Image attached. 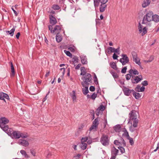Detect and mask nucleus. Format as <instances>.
I'll use <instances>...</instances> for the list:
<instances>
[{"mask_svg":"<svg viewBox=\"0 0 159 159\" xmlns=\"http://www.w3.org/2000/svg\"><path fill=\"white\" fill-rule=\"evenodd\" d=\"M100 111L98 109H97V110H96L95 111V113L96 114L97 116H98L99 115L100 112Z\"/></svg>","mask_w":159,"mask_h":159,"instance_id":"obj_60","label":"nucleus"},{"mask_svg":"<svg viewBox=\"0 0 159 159\" xmlns=\"http://www.w3.org/2000/svg\"><path fill=\"white\" fill-rule=\"evenodd\" d=\"M98 127L96 126V125H92L89 129V130L91 131H97V129Z\"/></svg>","mask_w":159,"mask_h":159,"instance_id":"obj_31","label":"nucleus"},{"mask_svg":"<svg viewBox=\"0 0 159 159\" xmlns=\"http://www.w3.org/2000/svg\"><path fill=\"white\" fill-rule=\"evenodd\" d=\"M52 8L53 9L55 10H58L60 9V7L57 4H54L52 5Z\"/></svg>","mask_w":159,"mask_h":159,"instance_id":"obj_40","label":"nucleus"},{"mask_svg":"<svg viewBox=\"0 0 159 159\" xmlns=\"http://www.w3.org/2000/svg\"><path fill=\"white\" fill-rule=\"evenodd\" d=\"M131 54L132 56L133 61L135 63L138 64H141L139 59L138 57L137 53L134 51H133L131 52Z\"/></svg>","mask_w":159,"mask_h":159,"instance_id":"obj_10","label":"nucleus"},{"mask_svg":"<svg viewBox=\"0 0 159 159\" xmlns=\"http://www.w3.org/2000/svg\"><path fill=\"white\" fill-rule=\"evenodd\" d=\"M19 143L20 145L25 147H27L29 145L28 141L24 139H20L19 140Z\"/></svg>","mask_w":159,"mask_h":159,"instance_id":"obj_16","label":"nucleus"},{"mask_svg":"<svg viewBox=\"0 0 159 159\" xmlns=\"http://www.w3.org/2000/svg\"><path fill=\"white\" fill-rule=\"evenodd\" d=\"M153 13L152 11H149L144 16L142 20V24H145L149 27L151 26V22L152 21Z\"/></svg>","mask_w":159,"mask_h":159,"instance_id":"obj_3","label":"nucleus"},{"mask_svg":"<svg viewBox=\"0 0 159 159\" xmlns=\"http://www.w3.org/2000/svg\"><path fill=\"white\" fill-rule=\"evenodd\" d=\"M127 139L129 140V143L131 145H132L134 144V141L133 138L130 137V138H128Z\"/></svg>","mask_w":159,"mask_h":159,"instance_id":"obj_45","label":"nucleus"},{"mask_svg":"<svg viewBox=\"0 0 159 159\" xmlns=\"http://www.w3.org/2000/svg\"><path fill=\"white\" fill-rule=\"evenodd\" d=\"M145 89V87L142 86L141 88H140V90H139V91L141 92H143L144 91Z\"/></svg>","mask_w":159,"mask_h":159,"instance_id":"obj_64","label":"nucleus"},{"mask_svg":"<svg viewBox=\"0 0 159 159\" xmlns=\"http://www.w3.org/2000/svg\"><path fill=\"white\" fill-rule=\"evenodd\" d=\"M131 74L130 73L128 74L125 75L126 79L127 80H128L130 79L131 77Z\"/></svg>","mask_w":159,"mask_h":159,"instance_id":"obj_49","label":"nucleus"},{"mask_svg":"<svg viewBox=\"0 0 159 159\" xmlns=\"http://www.w3.org/2000/svg\"><path fill=\"white\" fill-rule=\"evenodd\" d=\"M89 90L92 92H93L95 90V88L93 86H91L89 88Z\"/></svg>","mask_w":159,"mask_h":159,"instance_id":"obj_58","label":"nucleus"},{"mask_svg":"<svg viewBox=\"0 0 159 159\" xmlns=\"http://www.w3.org/2000/svg\"><path fill=\"white\" fill-rule=\"evenodd\" d=\"M82 80L83 81L81 82V84L83 87H85L82 89V92L84 95H86L89 92L88 85L91 83V75L89 73H87L84 77L82 78Z\"/></svg>","mask_w":159,"mask_h":159,"instance_id":"obj_2","label":"nucleus"},{"mask_svg":"<svg viewBox=\"0 0 159 159\" xmlns=\"http://www.w3.org/2000/svg\"><path fill=\"white\" fill-rule=\"evenodd\" d=\"M11 9L14 12V14L16 16H17L18 15V13H17V12L14 9L13 7H12Z\"/></svg>","mask_w":159,"mask_h":159,"instance_id":"obj_62","label":"nucleus"},{"mask_svg":"<svg viewBox=\"0 0 159 159\" xmlns=\"http://www.w3.org/2000/svg\"><path fill=\"white\" fill-rule=\"evenodd\" d=\"M49 22L52 25H55L57 22L56 18L52 15H49Z\"/></svg>","mask_w":159,"mask_h":159,"instance_id":"obj_13","label":"nucleus"},{"mask_svg":"<svg viewBox=\"0 0 159 159\" xmlns=\"http://www.w3.org/2000/svg\"><path fill=\"white\" fill-rule=\"evenodd\" d=\"M152 21H153L156 22H158L159 21V16L157 15H153Z\"/></svg>","mask_w":159,"mask_h":159,"instance_id":"obj_28","label":"nucleus"},{"mask_svg":"<svg viewBox=\"0 0 159 159\" xmlns=\"http://www.w3.org/2000/svg\"><path fill=\"white\" fill-rule=\"evenodd\" d=\"M129 72V73L131 74L132 73L134 75H138L139 74V72L136 69L133 70L132 69H130Z\"/></svg>","mask_w":159,"mask_h":159,"instance_id":"obj_27","label":"nucleus"},{"mask_svg":"<svg viewBox=\"0 0 159 159\" xmlns=\"http://www.w3.org/2000/svg\"><path fill=\"white\" fill-rule=\"evenodd\" d=\"M133 95L135 97V98L136 99H139L141 97V96L139 93H137L134 91L133 93Z\"/></svg>","mask_w":159,"mask_h":159,"instance_id":"obj_29","label":"nucleus"},{"mask_svg":"<svg viewBox=\"0 0 159 159\" xmlns=\"http://www.w3.org/2000/svg\"><path fill=\"white\" fill-rule=\"evenodd\" d=\"M87 144L85 143H81L80 145V147L81 149L84 150L85 149L87 148Z\"/></svg>","mask_w":159,"mask_h":159,"instance_id":"obj_33","label":"nucleus"},{"mask_svg":"<svg viewBox=\"0 0 159 159\" xmlns=\"http://www.w3.org/2000/svg\"><path fill=\"white\" fill-rule=\"evenodd\" d=\"M114 130L116 132H120L121 130L122 131V129L120 125H117L113 127Z\"/></svg>","mask_w":159,"mask_h":159,"instance_id":"obj_21","label":"nucleus"},{"mask_svg":"<svg viewBox=\"0 0 159 159\" xmlns=\"http://www.w3.org/2000/svg\"><path fill=\"white\" fill-rule=\"evenodd\" d=\"M9 120L7 118L3 117L0 118V127L3 131H6L8 126L7 125Z\"/></svg>","mask_w":159,"mask_h":159,"instance_id":"obj_4","label":"nucleus"},{"mask_svg":"<svg viewBox=\"0 0 159 159\" xmlns=\"http://www.w3.org/2000/svg\"><path fill=\"white\" fill-rule=\"evenodd\" d=\"M111 67L113 69L117 70L118 68L117 67L116 64L114 62H112L110 64Z\"/></svg>","mask_w":159,"mask_h":159,"instance_id":"obj_34","label":"nucleus"},{"mask_svg":"<svg viewBox=\"0 0 159 159\" xmlns=\"http://www.w3.org/2000/svg\"><path fill=\"white\" fill-rule=\"evenodd\" d=\"M6 131H4L5 133H6L9 136H10L11 137L12 135L13 132L14 131L11 128H9L8 126V128L6 129Z\"/></svg>","mask_w":159,"mask_h":159,"instance_id":"obj_18","label":"nucleus"},{"mask_svg":"<svg viewBox=\"0 0 159 159\" xmlns=\"http://www.w3.org/2000/svg\"><path fill=\"white\" fill-rule=\"evenodd\" d=\"M129 117L128 123L132 124L133 123V125L129 128L130 131L133 132L136 130L135 128L137 127L139 122L136 111L134 110L131 111L129 114Z\"/></svg>","mask_w":159,"mask_h":159,"instance_id":"obj_1","label":"nucleus"},{"mask_svg":"<svg viewBox=\"0 0 159 159\" xmlns=\"http://www.w3.org/2000/svg\"><path fill=\"white\" fill-rule=\"evenodd\" d=\"M98 109L100 111H104L105 109V107L102 104L100 107H99L98 108Z\"/></svg>","mask_w":159,"mask_h":159,"instance_id":"obj_42","label":"nucleus"},{"mask_svg":"<svg viewBox=\"0 0 159 159\" xmlns=\"http://www.w3.org/2000/svg\"><path fill=\"white\" fill-rule=\"evenodd\" d=\"M122 131L124 133L122 134L123 137H125L127 138V139H128V138H130V136L129 135L128 132L125 128L122 129Z\"/></svg>","mask_w":159,"mask_h":159,"instance_id":"obj_19","label":"nucleus"},{"mask_svg":"<svg viewBox=\"0 0 159 159\" xmlns=\"http://www.w3.org/2000/svg\"><path fill=\"white\" fill-rule=\"evenodd\" d=\"M114 143L117 145H119L121 144V143L118 140H116L114 142Z\"/></svg>","mask_w":159,"mask_h":159,"instance_id":"obj_53","label":"nucleus"},{"mask_svg":"<svg viewBox=\"0 0 159 159\" xmlns=\"http://www.w3.org/2000/svg\"><path fill=\"white\" fill-rule=\"evenodd\" d=\"M110 52H114L115 48L111 47H108L107 52L108 53H110Z\"/></svg>","mask_w":159,"mask_h":159,"instance_id":"obj_35","label":"nucleus"},{"mask_svg":"<svg viewBox=\"0 0 159 159\" xmlns=\"http://www.w3.org/2000/svg\"><path fill=\"white\" fill-rule=\"evenodd\" d=\"M99 124V120L98 118L95 119L93 123V125H96V126L98 127Z\"/></svg>","mask_w":159,"mask_h":159,"instance_id":"obj_36","label":"nucleus"},{"mask_svg":"<svg viewBox=\"0 0 159 159\" xmlns=\"http://www.w3.org/2000/svg\"><path fill=\"white\" fill-rule=\"evenodd\" d=\"M108 0H94V4L95 7H98L99 5V3L101 4L106 3Z\"/></svg>","mask_w":159,"mask_h":159,"instance_id":"obj_14","label":"nucleus"},{"mask_svg":"<svg viewBox=\"0 0 159 159\" xmlns=\"http://www.w3.org/2000/svg\"><path fill=\"white\" fill-rule=\"evenodd\" d=\"M4 98L7 99H9V98L8 95L5 93L2 92L0 93V100H3L5 102H6V100Z\"/></svg>","mask_w":159,"mask_h":159,"instance_id":"obj_12","label":"nucleus"},{"mask_svg":"<svg viewBox=\"0 0 159 159\" xmlns=\"http://www.w3.org/2000/svg\"><path fill=\"white\" fill-rule=\"evenodd\" d=\"M140 86L139 85H138L137 87L135 88V90L136 91L138 92H140L139 90H140Z\"/></svg>","mask_w":159,"mask_h":159,"instance_id":"obj_51","label":"nucleus"},{"mask_svg":"<svg viewBox=\"0 0 159 159\" xmlns=\"http://www.w3.org/2000/svg\"><path fill=\"white\" fill-rule=\"evenodd\" d=\"M88 139V137H85L82 138L81 139V143H85V142H86Z\"/></svg>","mask_w":159,"mask_h":159,"instance_id":"obj_48","label":"nucleus"},{"mask_svg":"<svg viewBox=\"0 0 159 159\" xmlns=\"http://www.w3.org/2000/svg\"><path fill=\"white\" fill-rule=\"evenodd\" d=\"M81 63L83 64H87L88 63L87 58L86 56L80 57Z\"/></svg>","mask_w":159,"mask_h":159,"instance_id":"obj_20","label":"nucleus"},{"mask_svg":"<svg viewBox=\"0 0 159 159\" xmlns=\"http://www.w3.org/2000/svg\"><path fill=\"white\" fill-rule=\"evenodd\" d=\"M127 69V66H125L123 68L121 71V72L122 73H125L126 71V70Z\"/></svg>","mask_w":159,"mask_h":159,"instance_id":"obj_50","label":"nucleus"},{"mask_svg":"<svg viewBox=\"0 0 159 159\" xmlns=\"http://www.w3.org/2000/svg\"><path fill=\"white\" fill-rule=\"evenodd\" d=\"M112 75L114 78L115 79H117L119 77L118 75L115 72L112 73Z\"/></svg>","mask_w":159,"mask_h":159,"instance_id":"obj_47","label":"nucleus"},{"mask_svg":"<svg viewBox=\"0 0 159 159\" xmlns=\"http://www.w3.org/2000/svg\"><path fill=\"white\" fill-rule=\"evenodd\" d=\"M85 70V67H82L81 68V73L80 75H84V77L85 76L86 74H87L86 73Z\"/></svg>","mask_w":159,"mask_h":159,"instance_id":"obj_30","label":"nucleus"},{"mask_svg":"<svg viewBox=\"0 0 159 159\" xmlns=\"http://www.w3.org/2000/svg\"><path fill=\"white\" fill-rule=\"evenodd\" d=\"M118 57V56L115 53H114L112 56L113 59L114 60H116L117 59Z\"/></svg>","mask_w":159,"mask_h":159,"instance_id":"obj_59","label":"nucleus"},{"mask_svg":"<svg viewBox=\"0 0 159 159\" xmlns=\"http://www.w3.org/2000/svg\"><path fill=\"white\" fill-rule=\"evenodd\" d=\"M19 136L20 138H26L27 137V135L26 134H25L24 133L21 132L20 131Z\"/></svg>","mask_w":159,"mask_h":159,"instance_id":"obj_37","label":"nucleus"},{"mask_svg":"<svg viewBox=\"0 0 159 159\" xmlns=\"http://www.w3.org/2000/svg\"><path fill=\"white\" fill-rule=\"evenodd\" d=\"M119 152L118 150L116 149L115 147H113L111 151V156L115 157H116V156L117 155Z\"/></svg>","mask_w":159,"mask_h":159,"instance_id":"obj_17","label":"nucleus"},{"mask_svg":"<svg viewBox=\"0 0 159 159\" xmlns=\"http://www.w3.org/2000/svg\"><path fill=\"white\" fill-rule=\"evenodd\" d=\"M106 7L107 5L106 3L101 4L99 8L100 11L101 12H104L105 11Z\"/></svg>","mask_w":159,"mask_h":159,"instance_id":"obj_22","label":"nucleus"},{"mask_svg":"<svg viewBox=\"0 0 159 159\" xmlns=\"http://www.w3.org/2000/svg\"><path fill=\"white\" fill-rule=\"evenodd\" d=\"M131 82L133 84H137L143 80V77L142 75L137 76H135L134 78V76L131 75Z\"/></svg>","mask_w":159,"mask_h":159,"instance_id":"obj_9","label":"nucleus"},{"mask_svg":"<svg viewBox=\"0 0 159 159\" xmlns=\"http://www.w3.org/2000/svg\"><path fill=\"white\" fill-rule=\"evenodd\" d=\"M10 63L11 69V77H13L15 75V69L12 63L11 62Z\"/></svg>","mask_w":159,"mask_h":159,"instance_id":"obj_23","label":"nucleus"},{"mask_svg":"<svg viewBox=\"0 0 159 159\" xmlns=\"http://www.w3.org/2000/svg\"><path fill=\"white\" fill-rule=\"evenodd\" d=\"M150 2L151 1H150V0L144 1L143 3L142 4V7L144 8L146 7L150 4Z\"/></svg>","mask_w":159,"mask_h":159,"instance_id":"obj_25","label":"nucleus"},{"mask_svg":"<svg viewBox=\"0 0 159 159\" xmlns=\"http://www.w3.org/2000/svg\"><path fill=\"white\" fill-rule=\"evenodd\" d=\"M123 91L124 94L126 96H129L130 95V93L132 92L133 93L134 90L133 89H130L128 88L123 86Z\"/></svg>","mask_w":159,"mask_h":159,"instance_id":"obj_11","label":"nucleus"},{"mask_svg":"<svg viewBox=\"0 0 159 159\" xmlns=\"http://www.w3.org/2000/svg\"><path fill=\"white\" fill-rule=\"evenodd\" d=\"M16 27H13V28L10 31H7L6 32L7 34L10 35L11 36L13 35L14 32L15 31Z\"/></svg>","mask_w":159,"mask_h":159,"instance_id":"obj_24","label":"nucleus"},{"mask_svg":"<svg viewBox=\"0 0 159 159\" xmlns=\"http://www.w3.org/2000/svg\"><path fill=\"white\" fill-rule=\"evenodd\" d=\"M141 84L143 86H146L148 84V82L147 80H144L142 82Z\"/></svg>","mask_w":159,"mask_h":159,"instance_id":"obj_52","label":"nucleus"},{"mask_svg":"<svg viewBox=\"0 0 159 159\" xmlns=\"http://www.w3.org/2000/svg\"><path fill=\"white\" fill-rule=\"evenodd\" d=\"M48 29L50 31L51 33H53L55 32L57 33L60 34V31L61 30V27L59 25H56L54 30H52L53 28L52 26L51 25H50L48 26Z\"/></svg>","mask_w":159,"mask_h":159,"instance_id":"obj_7","label":"nucleus"},{"mask_svg":"<svg viewBox=\"0 0 159 159\" xmlns=\"http://www.w3.org/2000/svg\"><path fill=\"white\" fill-rule=\"evenodd\" d=\"M79 59L78 57L76 56H74L72 59V61L73 62L77 63L78 62Z\"/></svg>","mask_w":159,"mask_h":159,"instance_id":"obj_39","label":"nucleus"},{"mask_svg":"<svg viewBox=\"0 0 159 159\" xmlns=\"http://www.w3.org/2000/svg\"><path fill=\"white\" fill-rule=\"evenodd\" d=\"M81 64L80 63L79 64L75 67V69L76 70H78L79 69V68L80 67Z\"/></svg>","mask_w":159,"mask_h":159,"instance_id":"obj_61","label":"nucleus"},{"mask_svg":"<svg viewBox=\"0 0 159 159\" xmlns=\"http://www.w3.org/2000/svg\"><path fill=\"white\" fill-rule=\"evenodd\" d=\"M30 153L34 156H35L36 152L33 149H31L30 150Z\"/></svg>","mask_w":159,"mask_h":159,"instance_id":"obj_56","label":"nucleus"},{"mask_svg":"<svg viewBox=\"0 0 159 159\" xmlns=\"http://www.w3.org/2000/svg\"><path fill=\"white\" fill-rule=\"evenodd\" d=\"M72 92L73 94L71 95V97L72 98L73 101V102H76V97L75 94V91H73Z\"/></svg>","mask_w":159,"mask_h":159,"instance_id":"obj_32","label":"nucleus"},{"mask_svg":"<svg viewBox=\"0 0 159 159\" xmlns=\"http://www.w3.org/2000/svg\"><path fill=\"white\" fill-rule=\"evenodd\" d=\"M118 148L120 150L121 153H123L125 152V149L123 147L119 146L118 147Z\"/></svg>","mask_w":159,"mask_h":159,"instance_id":"obj_43","label":"nucleus"},{"mask_svg":"<svg viewBox=\"0 0 159 159\" xmlns=\"http://www.w3.org/2000/svg\"><path fill=\"white\" fill-rule=\"evenodd\" d=\"M148 26L147 25V26L143 27V25L141 24L140 22H139L138 25L139 31V33H141L142 36L144 35L147 33L148 28L147 27Z\"/></svg>","mask_w":159,"mask_h":159,"instance_id":"obj_6","label":"nucleus"},{"mask_svg":"<svg viewBox=\"0 0 159 159\" xmlns=\"http://www.w3.org/2000/svg\"><path fill=\"white\" fill-rule=\"evenodd\" d=\"M20 131H14L13 132L11 138L15 139H18L20 138Z\"/></svg>","mask_w":159,"mask_h":159,"instance_id":"obj_15","label":"nucleus"},{"mask_svg":"<svg viewBox=\"0 0 159 159\" xmlns=\"http://www.w3.org/2000/svg\"><path fill=\"white\" fill-rule=\"evenodd\" d=\"M84 127V124H81L79 127V130L80 131H81Z\"/></svg>","mask_w":159,"mask_h":159,"instance_id":"obj_54","label":"nucleus"},{"mask_svg":"<svg viewBox=\"0 0 159 159\" xmlns=\"http://www.w3.org/2000/svg\"><path fill=\"white\" fill-rule=\"evenodd\" d=\"M50 93V91H49L48 93L47 94L45 97L43 99L42 101L43 102H44L47 98V96Z\"/></svg>","mask_w":159,"mask_h":159,"instance_id":"obj_55","label":"nucleus"},{"mask_svg":"<svg viewBox=\"0 0 159 159\" xmlns=\"http://www.w3.org/2000/svg\"><path fill=\"white\" fill-rule=\"evenodd\" d=\"M120 48L119 47L116 49L115 48L114 52L117 53V54H119V52H120Z\"/></svg>","mask_w":159,"mask_h":159,"instance_id":"obj_57","label":"nucleus"},{"mask_svg":"<svg viewBox=\"0 0 159 159\" xmlns=\"http://www.w3.org/2000/svg\"><path fill=\"white\" fill-rule=\"evenodd\" d=\"M97 97V94L96 93H94L93 94H92L91 96V98L92 99L94 100L95 99V98Z\"/></svg>","mask_w":159,"mask_h":159,"instance_id":"obj_44","label":"nucleus"},{"mask_svg":"<svg viewBox=\"0 0 159 159\" xmlns=\"http://www.w3.org/2000/svg\"><path fill=\"white\" fill-rule=\"evenodd\" d=\"M109 139L107 135L103 134L100 139V142L104 146L108 145L109 144Z\"/></svg>","mask_w":159,"mask_h":159,"instance_id":"obj_5","label":"nucleus"},{"mask_svg":"<svg viewBox=\"0 0 159 159\" xmlns=\"http://www.w3.org/2000/svg\"><path fill=\"white\" fill-rule=\"evenodd\" d=\"M20 33L19 32L17 33V34L16 35V38L17 39H19L20 36Z\"/></svg>","mask_w":159,"mask_h":159,"instance_id":"obj_63","label":"nucleus"},{"mask_svg":"<svg viewBox=\"0 0 159 159\" xmlns=\"http://www.w3.org/2000/svg\"><path fill=\"white\" fill-rule=\"evenodd\" d=\"M120 140L122 143L123 146H126V143L123 138L121 137H120Z\"/></svg>","mask_w":159,"mask_h":159,"instance_id":"obj_46","label":"nucleus"},{"mask_svg":"<svg viewBox=\"0 0 159 159\" xmlns=\"http://www.w3.org/2000/svg\"><path fill=\"white\" fill-rule=\"evenodd\" d=\"M20 152L23 155H24L25 157L28 158L29 157V155L26 154V153L25 151L21 150L20 151Z\"/></svg>","mask_w":159,"mask_h":159,"instance_id":"obj_38","label":"nucleus"},{"mask_svg":"<svg viewBox=\"0 0 159 159\" xmlns=\"http://www.w3.org/2000/svg\"><path fill=\"white\" fill-rule=\"evenodd\" d=\"M64 52L67 56H68L70 57H72V54L69 51L64 50Z\"/></svg>","mask_w":159,"mask_h":159,"instance_id":"obj_41","label":"nucleus"},{"mask_svg":"<svg viewBox=\"0 0 159 159\" xmlns=\"http://www.w3.org/2000/svg\"><path fill=\"white\" fill-rule=\"evenodd\" d=\"M56 41L58 43H59L61 42L62 39L61 36L59 33L57 34L56 36Z\"/></svg>","mask_w":159,"mask_h":159,"instance_id":"obj_26","label":"nucleus"},{"mask_svg":"<svg viewBox=\"0 0 159 159\" xmlns=\"http://www.w3.org/2000/svg\"><path fill=\"white\" fill-rule=\"evenodd\" d=\"M121 56L122 58L120 59L119 61L122 64L123 66L129 62V58L126 54H123Z\"/></svg>","mask_w":159,"mask_h":159,"instance_id":"obj_8","label":"nucleus"}]
</instances>
